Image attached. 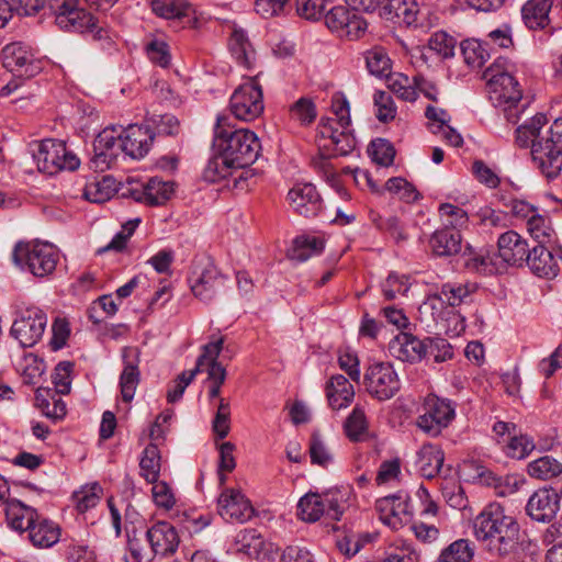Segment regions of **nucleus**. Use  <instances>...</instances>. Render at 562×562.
Returning a JSON list of instances; mask_svg holds the SVG:
<instances>
[{
    "mask_svg": "<svg viewBox=\"0 0 562 562\" xmlns=\"http://www.w3.org/2000/svg\"><path fill=\"white\" fill-rule=\"evenodd\" d=\"M547 116L537 113L516 128V144L531 148L532 161L548 179L557 178L562 170V117L548 127Z\"/></svg>",
    "mask_w": 562,
    "mask_h": 562,
    "instance_id": "obj_1",
    "label": "nucleus"
},
{
    "mask_svg": "<svg viewBox=\"0 0 562 562\" xmlns=\"http://www.w3.org/2000/svg\"><path fill=\"white\" fill-rule=\"evenodd\" d=\"M474 536L490 554L508 558L519 547V524L504 506L491 503L474 519Z\"/></svg>",
    "mask_w": 562,
    "mask_h": 562,
    "instance_id": "obj_2",
    "label": "nucleus"
},
{
    "mask_svg": "<svg viewBox=\"0 0 562 562\" xmlns=\"http://www.w3.org/2000/svg\"><path fill=\"white\" fill-rule=\"evenodd\" d=\"M214 147L218 151L225 153L235 168L241 169L234 179L237 186L241 180L247 179L248 171L244 169L257 160L261 144L252 131L243 127L236 128L227 116H218L214 128Z\"/></svg>",
    "mask_w": 562,
    "mask_h": 562,
    "instance_id": "obj_3",
    "label": "nucleus"
},
{
    "mask_svg": "<svg viewBox=\"0 0 562 562\" xmlns=\"http://www.w3.org/2000/svg\"><path fill=\"white\" fill-rule=\"evenodd\" d=\"M224 338L220 337L202 347V352L199 356L195 367L192 370L181 372L175 379L167 391L168 402L175 403L180 400L199 372L206 371L207 380L210 382V397L216 398L221 393V385L226 379L225 368L217 361V358L223 349Z\"/></svg>",
    "mask_w": 562,
    "mask_h": 562,
    "instance_id": "obj_4",
    "label": "nucleus"
},
{
    "mask_svg": "<svg viewBox=\"0 0 562 562\" xmlns=\"http://www.w3.org/2000/svg\"><path fill=\"white\" fill-rule=\"evenodd\" d=\"M490 101L495 108H502L505 119L517 124L525 106L519 105L522 92L518 81L506 69L505 61L497 60L483 72Z\"/></svg>",
    "mask_w": 562,
    "mask_h": 562,
    "instance_id": "obj_5",
    "label": "nucleus"
},
{
    "mask_svg": "<svg viewBox=\"0 0 562 562\" xmlns=\"http://www.w3.org/2000/svg\"><path fill=\"white\" fill-rule=\"evenodd\" d=\"M56 24L65 31L90 33L93 40L110 38V32L90 12L78 7V0H46Z\"/></svg>",
    "mask_w": 562,
    "mask_h": 562,
    "instance_id": "obj_6",
    "label": "nucleus"
},
{
    "mask_svg": "<svg viewBox=\"0 0 562 562\" xmlns=\"http://www.w3.org/2000/svg\"><path fill=\"white\" fill-rule=\"evenodd\" d=\"M12 259L21 269L43 278L56 269L59 254L57 248L49 243L20 241L14 246Z\"/></svg>",
    "mask_w": 562,
    "mask_h": 562,
    "instance_id": "obj_7",
    "label": "nucleus"
},
{
    "mask_svg": "<svg viewBox=\"0 0 562 562\" xmlns=\"http://www.w3.org/2000/svg\"><path fill=\"white\" fill-rule=\"evenodd\" d=\"M224 276L210 258L200 257L192 261L188 277L193 295L202 302H211L226 288Z\"/></svg>",
    "mask_w": 562,
    "mask_h": 562,
    "instance_id": "obj_8",
    "label": "nucleus"
},
{
    "mask_svg": "<svg viewBox=\"0 0 562 562\" xmlns=\"http://www.w3.org/2000/svg\"><path fill=\"white\" fill-rule=\"evenodd\" d=\"M33 159L41 172L56 175L61 170H75L79 167V159L67 150L63 140L47 138L36 144Z\"/></svg>",
    "mask_w": 562,
    "mask_h": 562,
    "instance_id": "obj_9",
    "label": "nucleus"
},
{
    "mask_svg": "<svg viewBox=\"0 0 562 562\" xmlns=\"http://www.w3.org/2000/svg\"><path fill=\"white\" fill-rule=\"evenodd\" d=\"M263 93L258 77L239 85L229 99V110L239 121L251 122L263 112Z\"/></svg>",
    "mask_w": 562,
    "mask_h": 562,
    "instance_id": "obj_10",
    "label": "nucleus"
},
{
    "mask_svg": "<svg viewBox=\"0 0 562 562\" xmlns=\"http://www.w3.org/2000/svg\"><path fill=\"white\" fill-rule=\"evenodd\" d=\"M47 325L46 314L38 307L32 306L16 313L12 323L10 335L24 347L36 345Z\"/></svg>",
    "mask_w": 562,
    "mask_h": 562,
    "instance_id": "obj_11",
    "label": "nucleus"
},
{
    "mask_svg": "<svg viewBox=\"0 0 562 562\" xmlns=\"http://www.w3.org/2000/svg\"><path fill=\"white\" fill-rule=\"evenodd\" d=\"M367 391L380 401L393 397L400 390V380L390 363L376 362L364 373Z\"/></svg>",
    "mask_w": 562,
    "mask_h": 562,
    "instance_id": "obj_12",
    "label": "nucleus"
},
{
    "mask_svg": "<svg viewBox=\"0 0 562 562\" xmlns=\"http://www.w3.org/2000/svg\"><path fill=\"white\" fill-rule=\"evenodd\" d=\"M1 61L8 71L19 78H32L42 70L41 61L21 43L5 45L1 52Z\"/></svg>",
    "mask_w": 562,
    "mask_h": 562,
    "instance_id": "obj_13",
    "label": "nucleus"
},
{
    "mask_svg": "<svg viewBox=\"0 0 562 562\" xmlns=\"http://www.w3.org/2000/svg\"><path fill=\"white\" fill-rule=\"evenodd\" d=\"M560 506L559 492L552 487H542L531 494L525 510L533 521L549 524L557 517Z\"/></svg>",
    "mask_w": 562,
    "mask_h": 562,
    "instance_id": "obj_14",
    "label": "nucleus"
},
{
    "mask_svg": "<svg viewBox=\"0 0 562 562\" xmlns=\"http://www.w3.org/2000/svg\"><path fill=\"white\" fill-rule=\"evenodd\" d=\"M120 142L121 131L117 132L114 126L105 127L97 135L93 142V156L91 158L95 169L103 171L111 167L122 151Z\"/></svg>",
    "mask_w": 562,
    "mask_h": 562,
    "instance_id": "obj_15",
    "label": "nucleus"
},
{
    "mask_svg": "<svg viewBox=\"0 0 562 562\" xmlns=\"http://www.w3.org/2000/svg\"><path fill=\"white\" fill-rule=\"evenodd\" d=\"M154 138L149 126L131 124L121 131L120 146L125 155L140 159L148 154Z\"/></svg>",
    "mask_w": 562,
    "mask_h": 562,
    "instance_id": "obj_16",
    "label": "nucleus"
},
{
    "mask_svg": "<svg viewBox=\"0 0 562 562\" xmlns=\"http://www.w3.org/2000/svg\"><path fill=\"white\" fill-rule=\"evenodd\" d=\"M217 503L218 513L225 519L245 522L255 515V508L250 501L239 490L225 488Z\"/></svg>",
    "mask_w": 562,
    "mask_h": 562,
    "instance_id": "obj_17",
    "label": "nucleus"
},
{
    "mask_svg": "<svg viewBox=\"0 0 562 562\" xmlns=\"http://www.w3.org/2000/svg\"><path fill=\"white\" fill-rule=\"evenodd\" d=\"M292 210L304 217H314L322 210V199L312 183L295 184L288 193Z\"/></svg>",
    "mask_w": 562,
    "mask_h": 562,
    "instance_id": "obj_18",
    "label": "nucleus"
},
{
    "mask_svg": "<svg viewBox=\"0 0 562 562\" xmlns=\"http://www.w3.org/2000/svg\"><path fill=\"white\" fill-rule=\"evenodd\" d=\"M498 260L501 265L521 267L530 247L525 238L514 231H508L498 237Z\"/></svg>",
    "mask_w": 562,
    "mask_h": 562,
    "instance_id": "obj_19",
    "label": "nucleus"
},
{
    "mask_svg": "<svg viewBox=\"0 0 562 562\" xmlns=\"http://www.w3.org/2000/svg\"><path fill=\"white\" fill-rule=\"evenodd\" d=\"M147 541L155 555L169 557L179 547V535L168 521H158L146 531Z\"/></svg>",
    "mask_w": 562,
    "mask_h": 562,
    "instance_id": "obj_20",
    "label": "nucleus"
},
{
    "mask_svg": "<svg viewBox=\"0 0 562 562\" xmlns=\"http://www.w3.org/2000/svg\"><path fill=\"white\" fill-rule=\"evenodd\" d=\"M139 356L140 350L137 347H124L122 350L124 368L120 376V386L122 398L125 403H130L133 400L139 382Z\"/></svg>",
    "mask_w": 562,
    "mask_h": 562,
    "instance_id": "obj_21",
    "label": "nucleus"
},
{
    "mask_svg": "<svg viewBox=\"0 0 562 562\" xmlns=\"http://www.w3.org/2000/svg\"><path fill=\"white\" fill-rule=\"evenodd\" d=\"M390 353L403 362H419L427 353L426 340L408 333H401L389 344Z\"/></svg>",
    "mask_w": 562,
    "mask_h": 562,
    "instance_id": "obj_22",
    "label": "nucleus"
},
{
    "mask_svg": "<svg viewBox=\"0 0 562 562\" xmlns=\"http://www.w3.org/2000/svg\"><path fill=\"white\" fill-rule=\"evenodd\" d=\"M462 241V235L459 229L443 226L431 234L428 245L434 256L451 257L461 252Z\"/></svg>",
    "mask_w": 562,
    "mask_h": 562,
    "instance_id": "obj_23",
    "label": "nucleus"
},
{
    "mask_svg": "<svg viewBox=\"0 0 562 562\" xmlns=\"http://www.w3.org/2000/svg\"><path fill=\"white\" fill-rule=\"evenodd\" d=\"M173 191L172 181H162L158 177H153L140 189L132 190L131 194L135 201L154 206L166 203Z\"/></svg>",
    "mask_w": 562,
    "mask_h": 562,
    "instance_id": "obj_24",
    "label": "nucleus"
},
{
    "mask_svg": "<svg viewBox=\"0 0 562 562\" xmlns=\"http://www.w3.org/2000/svg\"><path fill=\"white\" fill-rule=\"evenodd\" d=\"M394 23L412 25L417 21L418 4L415 0H382L375 11Z\"/></svg>",
    "mask_w": 562,
    "mask_h": 562,
    "instance_id": "obj_25",
    "label": "nucleus"
},
{
    "mask_svg": "<svg viewBox=\"0 0 562 562\" xmlns=\"http://www.w3.org/2000/svg\"><path fill=\"white\" fill-rule=\"evenodd\" d=\"M5 504V517L9 526L20 532L26 531L32 524L40 519V514L34 507L27 506L19 499L1 501Z\"/></svg>",
    "mask_w": 562,
    "mask_h": 562,
    "instance_id": "obj_26",
    "label": "nucleus"
},
{
    "mask_svg": "<svg viewBox=\"0 0 562 562\" xmlns=\"http://www.w3.org/2000/svg\"><path fill=\"white\" fill-rule=\"evenodd\" d=\"M462 256L465 268L477 273L494 274L505 268L501 265L497 255L483 249L477 251L470 245L464 247Z\"/></svg>",
    "mask_w": 562,
    "mask_h": 562,
    "instance_id": "obj_27",
    "label": "nucleus"
},
{
    "mask_svg": "<svg viewBox=\"0 0 562 562\" xmlns=\"http://www.w3.org/2000/svg\"><path fill=\"white\" fill-rule=\"evenodd\" d=\"M325 393L329 407L339 411L347 407L355 397V389L350 381L342 374L333 375L325 386Z\"/></svg>",
    "mask_w": 562,
    "mask_h": 562,
    "instance_id": "obj_28",
    "label": "nucleus"
},
{
    "mask_svg": "<svg viewBox=\"0 0 562 562\" xmlns=\"http://www.w3.org/2000/svg\"><path fill=\"white\" fill-rule=\"evenodd\" d=\"M525 262L538 277L552 279L558 276V262L544 245H537L530 248Z\"/></svg>",
    "mask_w": 562,
    "mask_h": 562,
    "instance_id": "obj_29",
    "label": "nucleus"
},
{
    "mask_svg": "<svg viewBox=\"0 0 562 562\" xmlns=\"http://www.w3.org/2000/svg\"><path fill=\"white\" fill-rule=\"evenodd\" d=\"M407 496L402 494L390 495L376 501V509L381 513V520L392 527L402 522V516H411Z\"/></svg>",
    "mask_w": 562,
    "mask_h": 562,
    "instance_id": "obj_30",
    "label": "nucleus"
},
{
    "mask_svg": "<svg viewBox=\"0 0 562 562\" xmlns=\"http://www.w3.org/2000/svg\"><path fill=\"white\" fill-rule=\"evenodd\" d=\"M456 417V404L449 400L429 394L422 405V422H451Z\"/></svg>",
    "mask_w": 562,
    "mask_h": 562,
    "instance_id": "obj_31",
    "label": "nucleus"
},
{
    "mask_svg": "<svg viewBox=\"0 0 562 562\" xmlns=\"http://www.w3.org/2000/svg\"><path fill=\"white\" fill-rule=\"evenodd\" d=\"M443 461L445 453L440 447L432 443H424L417 452V471L423 477L431 480L439 474Z\"/></svg>",
    "mask_w": 562,
    "mask_h": 562,
    "instance_id": "obj_32",
    "label": "nucleus"
},
{
    "mask_svg": "<svg viewBox=\"0 0 562 562\" xmlns=\"http://www.w3.org/2000/svg\"><path fill=\"white\" fill-rule=\"evenodd\" d=\"M29 538L33 546L49 548L58 542L60 528L54 521L40 516V519L27 529Z\"/></svg>",
    "mask_w": 562,
    "mask_h": 562,
    "instance_id": "obj_33",
    "label": "nucleus"
},
{
    "mask_svg": "<svg viewBox=\"0 0 562 562\" xmlns=\"http://www.w3.org/2000/svg\"><path fill=\"white\" fill-rule=\"evenodd\" d=\"M480 481L482 484L492 487L495 494L502 497L514 494L524 484V479L519 475H497L490 470L480 473Z\"/></svg>",
    "mask_w": 562,
    "mask_h": 562,
    "instance_id": "obj_34",
    "label": "nucleus"
},
{
    "mask_svg": "<svg viewBox=\"0 0 562 562\" xmlns=\"http://www.w3.org/2000/svg\"><path fill=\"white\" fill-rule=\"evenodd\" d=\"M116 192L115 180L110 176H95L88 180L82 195L92 203L109 201Z\"/></svg>",
    "mask_w": 562,
    "mask_h": 562,
    "instance_id": "obj_35",
    "label": "nucleus"
},
{
    "mask_svg": "<svg viewBox=\"0 0 562 562\" xmlns=\"http://www.w3.org/2000/svg\"><path fill=\"white\" fill-rule=\"evenodd\" d=\"M551 8L552 0H529L521 9L525 24L531 30L546 27Z\"/></svg>",
    "mask_w": 562,
    "mask_h": 562,
    "instance_id": "obj_36",
    "label": "nucleus"
},
{
    "mask_svg": "<svg viewBox=\"0 0 562 562\" xmlns=\"http://www.w3.org/2000/svg\"><path fill=\"white\" fill-rule=\"evenodd\" d=\"M350 490L335 488L325 492L322 495V503L324 504V516L328 519L339 521L349 507L348 501L350 497Z\"/></svg>",
    "mask_w": 562,
    "mask_h": 562,
    "instance_id": "obj_37",
    "label": "nucleus"
},
{
    "mask_svg": "<svg viewBox=\"0 0 562 562\" xmlns=\"http://www.w3.org/2000/svg\"><path fill=\"white\" fill-rule=\"evenodd\" d=\"M35 405L47 418L63 419L67 413L66 404L60 395L53 393L50 389H37Z\"/></svg>",
    "mask_w": 562,
    "mask_h": 562,
    "instance_id": "obj_38",
    "label": "nucleus"
},
{
    "mask_svg": "<svg viewBox=\"0 0 562 562\" xmlns=\"http://www.w3.org/2000/svg\"><path fill=\"white\" fill-rule=\"evenodd\" d=\"M161 454L156 443H148L139 459V475L147 483H156L160 476Z\"/></svg>",
    "mask_w": 562,
    "mask_h": 562,
    "instance_id": "obj_39",
    "label": "nucleus"
},
{
    "mask_svg": "<svg viewBox=\"0 0 562 562\" xmlns=\"http://www.w3.org/2000/svg\"><path fill=\"white\" fill-rule=\"evenodd\" d=\"M324 249V240L315 236H299L293 240L289 250L292 260L303 262L308 258L319 255Z\"/></svg>",
    "mask_w": 562,
    "mask_h": 562,
    "instance_id": "obj_40",
    "label": "nucleus"
},
{
    "mask_svg": "<svg viewBox=\"0 0 562 562\" xmlns=\"http://www.w3.org/2000/svg\"><path fill=\"white\" fill-rule=\"evenodd\" d=\"M153 12L164 19H181L193 12L188 0H149Z\"/></svg>",
    "mask_w": 562,
    "mask_h": 562,
    "instance_id": "obj_41",
    "label": "nucleus"
},
{
    "mask_svg": "<svg viewBox=\"0 0 562 562\" xmlns=\"http://www.w3.org/2000/svg\"><path fill=\"white\" fill-rule=\"evenodd\" d=\"M241 169L235 168V165L229 162L225 153L218 151V155L211 158L204 169V179L210 182H217L222 179L234 176L240 172Z\"/></svg>",
    "mask_w": 562,
    "mask_h": 562,
    "instance_id": "obj_42",
    "label": "nucleus"
},
{
    "mask_svg": "<svg viewBox=\"0 0 562 562\" xmlns=\"http://www.w3.org/2000/svg\"><path fill=\"white\" fill-rule=\"evenodd\" d=\"M527 472L533 479L547 481L562 474V463L551 456H544L531 461Z\"/></svg>",
    "mask_w": 562,
    "mask_h": 562,
    "instance_id": "obj_43",
    "label": "nucleus"
},
{
    "mask_svg": "<svg viewBox=\"0 0 562 562\" xmlns=\"http://www.w3.org/2000/svg\"><path fill=\"white\" fill-rule=\"evenodd\" d=\"M370 221L380 232L389 234L395 243L408 239L406 228L397 216L383 217L376 212H371Z\"/></svg>",
    "mask_w": 562,
    "mask_h": 562,
    "instance_id": "obj_44",
    "label": "nucleus"
},
{
    "mask_svg": "<svg viewBox=\"0 0 562 562\" xmlns=\"http://www.w3.org/2000/svg\"><path fill=\"white\" fill-rule=\"evenodd\" d=\"M535 448L536 443L530 436L521 434L515 429L512 436L504 443L503 451L509 458L524 459L529 456Z\"/></svg>",
    "mask_w": 562,
    "mask_h": 562,
    "instance_id": "obj_45",
    "label": "nucleus"
},
{
    "mask_svg": "<svg viewBox=\"0 0 562 562\" xmlns=\"http://www.w3.org/2000/svg\"><path fill=\"white\" fill-rule=\"evenodd\" d=\"M324 504L318 493H307L297 503V516L307 522H315L324 516Z\"/></svg>",
    "mask_w": 562,
    "mask_h": 562,
    "instance_id": "obj_46",
    "label": "nucleus"
},
{
    "mask_svg": "<svg viewBox=\"0 0 562 562\" xmlns=\"http://www.w3.org/2000/svg\"><path fill=\"white\" fill-rule=\"evenodd\" d=\"M386 77L389 89L396 94L397 98L408 102L416 100L417 92L415 90L414 78L411 79L402 72L390 74Z\"/></svg>",
    "mask_w": 562,
    "mask_h": 562,
    "instance_id": "obj_47",
    "label": "nucleus"
},
{
    "mask_svg": "<svg viewBox=\"0 0 562 562\" xmlns=\"http://www.w3.org/2000/svg\"><path fill=\"white\" fill-rule=\"evenodd\" d=\"M411 285L408 276L391 272L382 282L381 290L385 300L393 301L398 296H406Z\"/></svg>",
    "mask_w": 562,
    "mask_h": 562,
    "instance_id": "obj_48",
    "label": "nucleus"
},
{
    "mask_svg": "<svg viewBox=\"0 0 562 562\" xmlns=\"http://www.w3.org/2000/svg\"><path fill=\"white\" fill-rule=\"evenodd\" d=\"M289 115L302 126H308L316 120L317 109L311 98L302 97L289 106Z\"/></svg>",
    "mask_w": 562,
    "mask_h": 562,
    "instance_id": "obj_49",
    "label": "nucleus"
},
{
    "mask_svg": "<svg viewBox=\"0 0 562 562\" xmlns=\"http://www.w3.org/2000/svg\"><path fill=\"white\" fill-rule=\"evenodd\" d=\"M460 49L464 61L474 68L483 66V64L490 57L485 44L474 38L462 41L460 44Z\"/></svg>",
    "mask_w": 562,
    "mask_h": 562,
    "instance_id": "obj_50",
    "label": "nucleus"
},
{
    "mask_svg": "<svg viewBox=\"0 0 562 562\" xmlns=\"http://www.w3.org/2000/svg\"><path fill=\"white\" fill-rule=\"evenodd\" d=\"M308 453L311 462L322 468H327L333 462V454L323 436L315 430L310 439Z\"/></svg>",
    "mask_w": 562,
    "mask_h": 562,
    "instance_id": "obj_51",
    "label": "nucleus"
},
{
    "mask_svg": "<svg viewBox=\"0 0 562 562\" xmlns=\"http://www.w3.org/2000/svg\"><path fill=\"white\" fill-rule=\"evenodd\" d=\"M366 65L371 75L383 77L390 75L391 60L386 52L381 47H374L364 55Z\"/></svg>",
    "mask_w": 562,
    "mask_h": 562,
    "instance_id": "obj_52",
    "label": "nucleus"
},
{
    "mask_svg": "<svg viewBox=\"0 0 562 562\" xmlns=\"http://www.w3.org/2000/svg\"><path fill=\"white\" fill-rule=\"evenodd\" d=\"M473 554L469 540L459 539L441 552L439 560L440 562H471Z\"/></svg>",
    "mask_w": 562,
    "mask_h": 562,
    "instance_id": "obj_53",
    "label": "nucleus"
},
{
    "mask_svg": "<svg viewBox=\"0 0 562 562\" xmlns=\"http://www.w3.org/2000/svg\"><path fill=\"white\" fill-rule=\"evenodd\" d=\"M527 229L539 245L550 244L553 240L554 231L551 228L548 218L539 213H536V215L527 222Z\"/></svg>",
    "mask_w": 562,
    "mask_h": 562,
    "instance_id": "obj_54",
    "label": "nucleus"
},
{
    "mask_svg": "<svg viewBox=\"0 0 562 562\" xmlns=\"http://www.w3.org/2000/svg\"><path fill=\"white\" fill-rule=\"evenodd\" d=\"M231 49L237 61L246 67H250L254 52L251 45L241 30H235L231 37Z\"/></svg>",
    "mask_w": 562,
    "mask_h": 562,
    "instance_id": "obj_55",
    "label": "nucleus"
},
{
    "mask_svg": "<svg viewBox=\"0 0 562 562\" xmlns=\"http://www.w3.org/2000/svg\"><path fill=\"white\" fill-rule=\"evenodd\" d=\"M102 487L98 483L83 486L80 491L74 493L72 498L76 502V508L79 513L95 507L101 498Z\"/></svg>",
    "mask_w": 562,
    "mask_h": 562,
    "instance_id": "obj_56",
    "label": "nucleus"
},
{
    "mask_svg": "<svg viewBox=\"0 0 562 562\" xmlns=\"http://www.w3.org/2000/svg\"><path fill=\"white\" fill-rule=\"evenodd\" d=\"M385 189L406 203H413L420 196L416 188L402 177L390 178L385 182Z\"/></svg>",
    "mask_w": 562,
    "mask_h": 562,
    "instance_id": "obj_57",
    "label": "nucleus"
},
{
    "mask_svg": "<svg viewBox=\"0 0 562 562\" xmlns=\"http://www.w3.org/2000/svg\"><path fill=\"white\" fill-rule=\"evenodd\" d=\"M457 40L443 31L434 33L428 40V47L441 58H450L454 55Z\"/></svg>",
    "mask_w": 562,
    "mask_h": 562,
    "instance_id": "obj_58",
    "label": "nucleus"
},
{
    "mask_svg": "<svg viewBox=\"0 0 562 562\" xmlns=\"http://www.w3.org/2000/svg\"><path fill=\"white\" fill-rule=\"evenodd\" d=\"M72 368L74 363L70 361H61L56 366L52 375L55 385L53 393L63 395L70 392Z\"/></svg>",
    "mask_w": 562,
    "mask_h": 562,
    "instance_id": "obj_59",
    "label": "nucleus"
},
{
    "mask_svg": "<svg viewBox=\"0 0 562 562\" xmlns=\"http://www.w3.org/2000/svg\"><path fill=\"white\" fill-rule=\"evenodd\" d=\"M473 290L474 288L470 289L467 284L446 283L441 286L440 296L450 306H457L465 302Z\"/></svg>",
    "mask_w": 562,
    "mask_h": 562,
    "instance_id": "obj_60",
    "label": "nucleus"
},
{
    "mask_svg": "<svg viewBox=\"0 0 562 562\" xmlns=\"http://www.w3.org/2000/svg\"><path fill=\"white\" fill-rule=\"evenodd\" d=\"M374 105L376 106V119L386 123L395 119L396 106L392 97L385 91H376L373 95Z\"/></svg>",
    "mask_w": 562,
    "mask_h": 562,
    "instance_id": "obj_61",
    "label": "nucleus"
},
{
    "mask_svg": "<svg viewBox=\"0 0 562 562\" xmlns=\"http://www.w3.org/2000/svg\"><path fill=\"white\" fill-rule=\"evenodd\" d=\"M439 213L445 221L443 226L456 227L459 231L461 227L465 226L469 221L468 213L463 209L450 203L440 204Z\"/></svg>",
    "mask_w": 562,
    "mask_h": 562,
    "instance_id": "obj_62",
    "label": "nucleus"
},
{
    "mask_svg": "<svg viewBox=\"0 0 562 562\" xmlns=\"http://www.w3.org/2000/svg\"><path fill=\"white\" fill-rule=\"evenodd\" d=\"M237 550L249 557L258 554L259 548L262 546V540L257 533L256 529L241 530L236 537Z\"/></svg>",
    "mask_w": 562,
    "mask_h": 562,
    "instance_id": "obj_63",
    "label": "nucleus"
},
{
    "mask_svg": "<svg viewBox=\"0 0 562 562\" xmlns=\"http://www.w3.org/2000/svg\"><path fill=\"white\" fill-rule=\"evenodd\" d=\"M373 161L381 166H390L394 161L395 150L385 139H376L370 144Z\"/></svg>",
    "mask_w": 562,
    "mask_h": 562,
    "instance_id": "obj_64",
    "label": "nucleus"
}]
</instances>
